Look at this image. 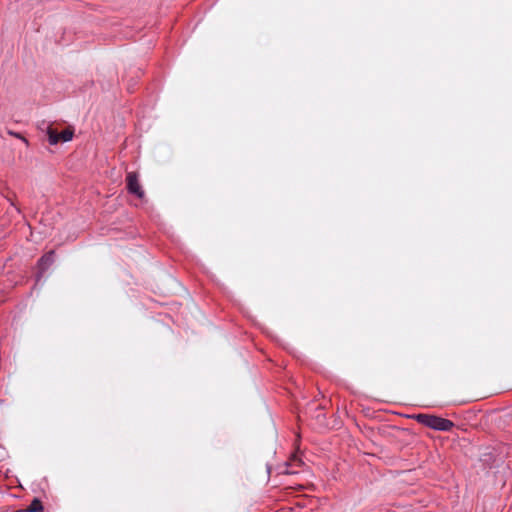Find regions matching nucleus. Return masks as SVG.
Returning a JSON list of instances; mask_svg holds the SVG:
<instances>
[{
    "label": "nucleus",
    "mask_w": 512,
    "mask_h": 512,
    "mask_svg": "<svg viewBox=\"0 0 512 512\" xmlns=\"http://www.w3.org/2000/svg\"><path fill=\"white\" fill-rule=\"evenodd\" d=\"M413 418L418 423L437 431H450L454 426L451 420L430 414H416Z\"/></svg>",
    "instance_id": "nucleus-1"
},
{
    "label": "nucleus",
    "mask_w": 512,
    "mask_h": 512,
    "mask_svg": "<svg viewBox=\"0 0 512 512\" xmlns=\"http://www.w3.org/2000/svg\"><path fill=\"white\" fill-rule=\"evenodd\" d=\"M127 190L130 194L138 198L144 197V191L139 183L138 175L135 172H129L126 177Z\"/></svg>",
    "instance_id": "nucleus-2"
},
{
    "label": "nucleus",
    "mask_w": 512,
    "mask_h": 512,
    "mask_svg": "<svg viewBox=\"0 0 512 512\" xmlns=\"http://www.w3.org/2000/svg\"><path fill=\"white\" fill-rule=\"evenodd\" d=\"M54 260V251L47 252L38 260L39 273L37 274V281L40 280V278L43 276V273L53 264Z\"/></svg>",
    "instance_id": "nucleus-3"
},
{
    "label": "nucleus",
    "mask_w": 512,
    "mask_h": 512,
    "mask_svg": "<svg viewBox=\"0 0 512 512\" xmlns=\"http://www.w3.org/2000/svg\"><path fill=\"white\" fill-rule=\"evenodd\" d=\"M48 142L50 145H57L60 142L59 133L53 130L51 127L47 128Z\"/></svg>",
    "instance_id": "nucleus-4"
},
{
    "label": "nucleus",
    "mask_w": 512,
    "mask_h": 512,
    "mask_svg": "<svg viewBox=\"0 0 512 512\" xmlns=\"http://www.w3.org/2000/svg\"><path fill=\"white\" fill-rule=\"evenodd\" d=\"M27 511L28 512H41V511H43L42 502L39 499H37V498L33 499L32 502L30 503V505L28 506Z\"/></svg>",
    "instance_id": "nucleus-5"
},
{
    "label": "nucleus",
    "mask_w": 512,
    "mask_h": 512,
    "mask_svg": "<svg viewBox=\"0 0 512 512\" xmlns=\"http://www.w3.org/2000/svg\"><path fill=\"white\" fill-rule=\"evenodd\" d=\"M59 136H60V141L68 142V141H70L72 139L73 132L70 131V130H64L61 133H59Z\"/></svg>",
    "instance_id": "nucleus-6"
},
{
    "label": "nucleus",
    "mask_w": 512,
    "mask_h": 512,
    "mask_svg": "<svg viewBox=\"0 0 512 512\" xmlns=\"http://www.w3.org/2000/svg\"><path fill=\"white\" fill-rule=\"evenodd\" d=\"M10 134H11V135H13V136H15V137H18V138L22 139L25 143H27V140H26L24 137H22L20 134H18V133H13V132H10Z\"/></svg>",
    "instance_id": "nucleus-7"
}]
</instances>
